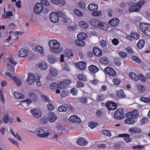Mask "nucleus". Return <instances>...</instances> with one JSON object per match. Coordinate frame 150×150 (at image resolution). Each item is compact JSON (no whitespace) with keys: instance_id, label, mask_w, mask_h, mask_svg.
<instances>
[{"instance_id":"412c9836","label":"nucleus","mask_w":150,"mask_h":150,"mask_svg":"<svg viewBox=\"0 0 150 150\" xmlns=\"http://www.w3.org/2000/svg\"><path fill=\"white\" fill-rule=\"evenodd\" d=\"M77 37L78 39L84 40L87 39V35L85 33L81 32L77 34Z\"/></svg>"},{"instance_id":"69168bd1","label":"nucleus","mask_w":150,"mask_h":150,"mask_svg":"<svg viewBox=\"0 0 150 150\" xmlns=\"http://www.w3.org/2000/svg\"><path fill=\"white\" fill-rule=\"evenodd\" d=\"M101 14V12L99 11H94L92 13V16L95 17L99 16Z\"/></svg>"},{"instance_id":"58836bf2","label":"nucleus","mask_w":150,"mask_h":150,"mask_svg":"<svg viewBox=\"0 0 150 150\" xmlns=\"http://www.w3.org/2000/svg\"><path fill=\"white\" fill-rule=\"evenodd\" d=\"M35 49L42 56H43L44 55V53L43 50V47L42 46L40 45H37L36 46Z\"/></svg>"},{"instance_id":"7ed1b4c3","label":"nucleus","mask_w":150,"mask_h":150,"mask_svg":"<svg viewBox=\"0 0 150 150\" xmlns=\"http://www.w3.org/2000/svg\"><path fill=\"white\" fill-rule=\"evenodd\" d=\"M145 3V1L140 0L136 4L131 5L129 9V11L130 12H137L140 9L142 6Z\"/></svg>"},{"instance_id":"39448f33","label":"nucleus","mask_w":150,"mask_h":150,"mask_svg":"<svg viewBox=\"0 0 150 150\" xmlns=\"http://www.w3.org/2000/svg\"><path fill=\"white\" fill-rule=\"evenodd\" d=\"M35 133L37 134L38 137L41 138L47 137L50 134L49 132H45L44 129L40 128L36 129L35 131Z\"/></svg>"},{"instance_id":"0eeeda50","label":"nucleus","mask_w":150,"mask_h":150,"mask_svg":"<svg viewBox=\"0 0 150 150\" xmlns=\"http://www.w3.org/2000/svg\"><path fill=\"white\" fill-rule=\"evenodd\" d=\"M49 17L51 21L53 23H57L59 21L58 14L56 12H51L50 14Z\"/></svg>"},{"instance_id":"f257e3e1","label":"nucleus","mask_w":150,"mask_h":150,"mask_svg":"<svg viewBox=\"0 0 150 150\" xmlns=\"http://www.w3.org/2000/svg\"><path fill=\"white\" fill-rule=\"evenodd\" d=\"M50 50L52 52L57 54L61 52L62 48L60 47V44L56 40H52L49 42Z\"/></svg>"},{"instance_id":"72a5a7b5","label":"nucleus","mask_w":150,"mask_h":150,"mask_svg":"<svg viewBox=\"0 0 150 150\" xmlns=\"http://www.w3.org/2000/svg\"><path fill=\"white\" fill-rule=\"evenodd\" d=\"M145 43L144 40L142 39L139 40L137 44V47L140 49L142 48L144 46Z\"/></svg>"},{"instance_id":"f8f14e48","label":"nucleus","mask_w":150,"mask_h":150,"mask_svg":"<svg viewBox=\"0 0 150 150\" xmlns=\"http://www.w3.org/2000/svg\"><path fill=\"white\" fill-rule=\"evenodd\" d=\"M58 87V83H52L50 84V89L52 91L56 90L55 92L57 94H59L60 91L59 89H57Z\"/></svg>"},{"instance_id":"37998d69","label":"nucleus","mask_w":150,"mask_h":150,"mask_svg":"<svg viewBox=\"0 0 150 150\" xmlns=\"http://www.w3.org/2000/svg\"><path fill=\"white\" fill-rule=\"evenodd\" d=\"M131 36L132 38L137 40L140 38V35L137 33L132 32H131Z\"/></svg>"},{"instance_id":"bb28decb","label":"nucleus","mask_w":150,"mask_h":150,"mask_svg":"<svg viewBox=\"0 0 150 150\" xmlns=\"http://www.w3.org/2000/svg\"><path fill=\"white\" fill-rule=\"evenodd\" d=\"M88 9L90 11H97L98 9L97 5L95 4H90L88 6Z\"/></svg>"},{"instance_id":"e2e57ef3","label":"nucleus","mask_w":150,"mask_h":150,"mask_svg":"<svg viewBox=\"0 0 150 150\" xmlns=\"http://www.w3.org/2000/svg\"><path fill=\"white\" fill-rule=\"evenodd\" d=\"M8 139L10 141L12 144H14L15 145L18 146V145L17 142L14 139L9 138H8Z\"/></svg>"},{"instance_id":"052dcab7","label":"nucleus","mask_w":150,"mask_h":150,"mask_svg":"<svg viewBox=\"0 0 150 150\" xmlns=\"http://www.w3.org/2000/svg\"><path fill=\"white\" fill-rule=\"evenodd\" d=\"M138 91L141 93H143L145 90L144 86L142 85H139L137 86Z\"/></svg>"},{"instance_id":"20e7f679","label":"nucleus","mask_w":150,"mask_h":150,"mask_svg":"<svg viewBox=\"0 0 150 150\" xmlns=\"http://www.w3.org/2000/svg\"><path fill=\"white\" fill-rule=\"evenodd\" d=\"M139 26L141 30L147 36L150 37V24L141 23Z\"/></svg>"},{"instance_id":"79ce46f5","label":"nucleus","mask_w":150,"mask_h":150,"mask_svg":"<svg viewBox=\"0 0 150 150\" xmlns=\"http://www.w3.org/2000/svg\"><path fill=\"white\" fill-rule=\"evenodd\" d=\"M100 62L103 64H106L108 62V59L105 57H103L100 59Z\"/></svg>"},{"instance_id":"5fc2aeb1","label":"nucleus","mask_w":150,"mask_h":150,"mask_svg":"<svg viewBox=\"0 0 150 150\" xmlns=\"http://www.w3.org/2000/svg\"><path fill=\"white\" fill-rule=\"evenodd\" d=\"M66 54L67 56L69 57H72L74 56L73 54L72 53V51L69 49H67L66 50Z\"/></svg>"},{"instance_id":"473e14b6","label":"nucleus","mask_w":150,"mask_h":150,"mask_svg":"<svg viewBox=\"0 0 150 150\" xmlns=\"http://www.w3.org/2000/svg\"><path fill=\"white\" fill-rule=\"evenodd\" d=\"M106 98V96L105 95L99 94L97 96L96 100L98 101H101L104 100Z\"/></svg>"},{"instance_id":"393cba45","label":"nucleus","mask_w":150,"mask_h":150,"mask_svg":"<svg viewBox=\"0 0 150 150\" xmlns=\"http://www.w3.org/2000/svg\"><path fill=\"white\" fill-rule=\"evenodd\" d=\"M93 52L95 55L98 57L101 56L102 54V52L101 50L96 47L93 48Z\"/></svg>"},{"instance_id":"4468645a","label":"nucleus","mask_w":150,"mask_h":150,"mask_svg":"<svg viewBox=\"0 0 150 150\" xmlns=\"http://www.w3.org/2000/svg\"><path fill=\"white\" fill-rule=\"evenodd\" d=\"M28 55V51L25 49H21L18 53V56L20 57H24L27 56Z\"/></svg>"},{"instance_id":"8fccbe9b","label":"nucleus","mask_w":150,"mask_h":150,"mask_svg":"<svg viewBox=\"0 0 150 150\" xmlns=\"http://www.w3.org/2000/svg\"><path fill=\"white\" fill-rule=\"evenodd\" d=\"M29 96L33 100H35L37 99V95L33 92H31L29 93Z\"/></svg>"},{"instance_id":"9b49d317","label":"nucleus","mask_w":150,"mask_h":150,"mask_svg":"<svg viewBox=\"0 0 150 150\" xmlns=\"http://www.w3.org/2000/svg\"><path fill=\"white\" fill-rule=\"evenodd\" d=\"M104 71L108 75L115 76L116 75V71L111 68L107 67L104 69Z\"/></svg>"},{"instance_id":"7c9ffc66","label":"nucleus","mask_w":150,"mask_h":150,"mask_svg":"<svg viewBox=\"0 0 150 150\" xmlns=\"http://www.w3.org/2000/svg\"><path fill=\"white\" fill-rule=\"evenodd\" d=\"M10 132V133L18 141H20L21 140V138L18 134V133H16V134L15 133L13 129H11Z\"/></svg>"},{"instance_id":"4c0bfd02","label":"nucleus","mask_w":150,"mask_h":150,"mask_svg":"<svg viewBox=\"0 0 150 150\" xmlns=\"http://www.w3.org/2000/svg\"><path fill=\"white\" fill-rule=\"evenodd\" d=\"M74 12L76 16L79 17H82L83 16V13L76 8L74 9Z\"/></svg>"},{"instance_id":"bf43d9fd","label":"nucleus","mask_w":150,"mask_h":150,"mask_svg":"<svg viewBox=\"0 0 150 150\" xmlns=\"http://www.w3.org/2000/svg\"><path fill=\"white\" fill-rule=\"evenodd\" d=\"M62 70L63 71L68 72L69 71V69L67 64H66L63 65L62 66Z\"/></svg>"},{"instance_id":"a211bd4d","label":"nucleus","mask_w":150,"mask_h":150,"mask_svg":"<svg viewBox=\"0 0 150 150\" xmlns=\"http://www.w3.org/2000/svg\"><path fill=\"white\" fill-rule=\"evenodd\" d=\"M47 61L51 64H54L57 62L56 58L52 55H49L47 56Z\"/></svg>"},{"instance_id":"13d9d810","label":"nucleus","mask_w":150,"mask_h":150,"mask_svg":"<svg viewBox=\"0 0 150 150\" xmlns=\"http://www.w3.org/2000/svg\"><path fill=\"white\" fill-rule=\"evenodd\" d=\"M144 147V146H142L139 145L136 146H134L132 147V148L133 149L135 150H139L142 149Z\"/></svg>"},{"instance_id":"c03bdc74","label":"nucleus","mask_w":150,"mask_h":150,"mask_svg":"<svg viewBox=\"0 0 150 150\" xmlns=\"http://www.w3.org/2000/svg\"><path fill=\"white\" fill-rule=\"evenodd\" d=\"M129 77L135 81H138L137 76L134 73L132 72L130 73L129 74Z\"/></svg>"},{"instance_id":"c85d7f7f","label":"nucleus","mask_w":150,"mask_h":150,"mask_svg":"<svg viewBox=\"0 0 150 150\" xmlns=\"http://www.w3.org/2000/svg\"><path fill=\"white\" fill-rule=\"evenodd\" d=\"M129 132L131 133H139L141 132V129L140 128L137 127H133L129 128Z\"/></svg>"},{"instance_id":"6e6552de","label":"nucleus","mask_w":150,"mask_h":150,"mask_svg":"<svg viewBox=\"0 0 150 150\" xmlns=\"http://www.w3.org/2000/svg\"><path fill=\"white\" fill-rule=\"evenodd\" d=\"M123 110L122 108L117 109L114 113L115 117L117 119H122L123 117Z\"/></svg>"},{"instance_id":"e433bc0d","label":"nucleus","mask_w":150,"mask_h":150,"mask_svg":"<svg viewBox=\"0 0 150 150\" xmlns=\"http://www.w3.org/2000/svg\"><path fill=\"white\" fill-rule=\"evenodd\" d=\"M3 120L4 122L6 123H7L9 122H10V123H11L12 122V119L10 118L9 116L7 115H5L4 116Z\"/></svg>"},{"instance_id":"a878e982","label":"nucleus","mask_w":150,"mask_h":150,"mask_svg":"<svg viewBox=\"0 0 150 150\" xmlns=\"http://www.w3.org/2000/svg\"><path fill=\"white\" fill-rule=\"evenodd\" d=\"M119 137H124V139L127 143L131 142V140L129 138V135L127 134H120L118 135Z\"/></svg>"},{"instance_id":"c9c22d12","label":"nucleus","mask_w":150,"mask_h":150,"mask_svg":"<svg viewBox=\"0 0 150 150\" xmlns=\"http://www.w3.org/2000/svg\"><path fill=\"white\" fill-rule=\"evenodd\" d=\"M13 16L12 12L10 11H7L6 12V14H3L2 15V17L4 18H9L10 17Z\"/></svg>"},{"instance_id":"f704fd0d","label":"nucleus","mask_w":150,"mask_h":150,"mask_svg":"<svg viewBox=\"0 0 150 150\" xmlns=\"http://www.w3.org/2000/svg\"><path fill=\"white\" fill-rule=\"evenodd\" d=\"M14 96L18 99L24 98L25 96L23 94L18 92H15L14 93Z\"/></svg>"},{"instance_id":"f3484780","label":"nucleus","mask_w":150,"mask_h":150,"mask_svg":"<svg viewBox=\"0 0 150 150\" xmlns=\"http://www.w3.org/2000/svg\"><path fill=\"white\" fill-rule=\"evenodd\" d=\"M106 105L108 109L110 110H115L117 108L116 104L111 102H107Z\"/></svg>"},{"instance_id":"2eb2a0df","label":"nucleus","mask_w":150,"mask_h":150,"mask_svg":"<svg viewBox=\"0 0 150 150\" xmlns=\"http://www.w3.org/2000/svg\"><path fill=\"white\" fill-rule=\"evenodd\" d=\"M57 116L53 112H50L48 115V120L50 122H54L57 120Z\"/></svg>"},{"instance_id":"3c124183","label":"nucleus","mask_w":150,"mask_h":150,"mask_svg":"<svg viewBox=\"0 0 150 150\" xmlns=\"http://www.w3.org/2000/svg\"><path fill=\"white\" fill-rule=\"evenodd\" d=\"M13 80L14 81L16 84L18 86H21V80L15 76H13Z\"/></svg>"},{"instance_id":"ea45409f","label":"nucleus","mask_w":150,"mask_h":150,"mask_svg":"<svg viewBox=\"0 0 150 150\" xmlns=\"http://www.w3.org/2000/svg\"><path fill=\"white\" fill-rule=\"evenodd\" d=\"M38 66L39 68L41 69L42 70H46L47 68V64L45 62H43L39 64Z\"/></svg>"},{"instance_id":"603ef678","label":"nucleus","mask_w":150,"mask_h":150,"mask_svg":"<svg viewBox=\"0 0 150 150\" xmlns=\"http://www.w3.org/2000/svg\"><path fill=\"white\" fill-rule=\"evenodd\" d=\"M58 109L60 112H66L67 111V108L63 105H61L59 107Z\"/></svg>"},{"instance_id":"864d4df0","label":"nucleus","mask_w":150,"mask_h":150,"mask_svg":"<svg viewBox=\"0 0 150 150\" xmlns=\"http://www.w3.org/2000/svg\"><path fill=\"white\" fill-rule=\"evenodd\" d=\"M138 81L140 80L143 82H145L146 81V79L145 77L141 74H139L137 76Z\"/></svg>"},{"instance_id":"5701e85b","label":"nucleus","mask_w":150,"mask_h":150,"mask_svg":"<svg viewBox=\"0 0 150 150\" xmlns=\"http://www.w3.org/2000/svg\"><path fill=\"white\" fill-rule=\"evenodd\" d=\"M77 142L78 144L81 146L85 145L88 143L86 140L82 137L78 139Z\"/></svg>"},{"instance_id":"774afa93","label":"nucleus","mask_w":150,"mask_h":150,"mask_svg":"<svg viewBox=\"0 0 150 150\" xmlns=\"http://www.w3.org/2000/svg\"><path fill=\"white\" fill-rule=\"evenodd\" d=\"M78 100L79 102L82 103H87V98L83 97L79 98Z\"/></svg>"},{"instance_id":"9d476101","label":"nucleus","mask_w":150,"mask_h":150,"mask_svg":"<svg viewBox=\"0 0 150 150\" xmlns=\"http://www.w3.org/2000/svg\"><path fill=\"white\" fill-rule=\"evenodd\" d=\"M44 8L43 6L40 3H37L34 7V12L36 14H39L42 12Z\"/></svg>"},{"instance_id":"dca6fc26","label":"nucleus","mask_w":150,"mask_h":150,"mask_svg":"<svg viewBox=\"0 0 150 150\" xmlns=\"http://www.w3.org/2000/svg\"><path fill=\"white\" fill-rule=\"evenodd\" d=\"M28 77L27 79L28 83L29 85H32L35 81L34 75L33 74L30 73L28 74Z\"/></svg>"},{"instance_id":"a19ab883","label":"nucleus","mask_w":150,"mask_h":150,"mask_svg":"<svg viewBox=\"0 0 150 150\" xmlns=\"http://www.w3.org/2000/svg\"><path fill=\"white\" fill-rule=\"evenodd\" d=\"M47 122V119L46 116H43L39 120V123L42 125L46 124Z\"/></svg>"},{"instance_id":"680f3d73","label":"nucleus","mask_w":150,"mask_h":150,"mask_svg":"<svg viewBox=\"0 0 150 150\" xmlns=\"http://www.w3.org/2000/svg\"><path fill=\"white\" fill-rule=\"evenodd\" d=\"M140 100L145 103H148L150 102V99L149 98L142 97L140 98Z\"/></svg>"},{"instance_id":"a18cd8bd","label":"nucleus","mask_w":150,"mask_h":150,"mask_svg":"<svg viewBox=\"0 0 150 150\" xmlns=\"http://www.w3.org/2000/svg\"><path fill=\"white\" fill-rule=\"evenodd\" d=\"M77 77L78 79L85 81L86 80L85 76L82 74H80L77 75Z\"/></svg>"},{"instance_id":"cd10ccee","label":"nucleus","mask_w":150,"mask_h":150,"mask_svg":"<svg viewBox=\"0 0 150 150\" xmlns=\"http://www.w3.org/2000/svg\"><path fill=\"white\" fill-rule=\"evenodd\" d=\"M127 118L125 120V122L127 124L131 125L134 124L135 123V121L131 117H129L126 116Z\"/></svg>"},{"instance_id":"f03ea898","label":"nucleus","mask_w":150,"mask_h":150,"mask_svg":"<svg viewBox=\"0 0 150 150\" xmlns=\"http://www.w3.org/2000/svg\"><path fill=\"white\" fill-rule=\"evenodd\" d=\"M89 23L93 26L105 30H107L109 27V25L107 23L96 19H92L89 21Z\"/></svg>"},{"instance_id":"0e129e2a","label":"nucleus","mask_w":150,"mask_h":150,"mask_svg":"<svg viewBox=\"0 0 150 150\" xmlns=\"http://www.w3.org/2000/svg\"><path fill=\"white\" fill-rule=\"evenodd\" d=\"M101 133L104 135L109 137L111 135V133L109 131L107 130H104L102 131Z\"/></svg>"},{"instance_id":"4be33fe9","label":"nucleus","mask_w":150,"mask_h":150,"mask_svg":"<svg viewBox=\"0 0 150 150\" xmlns=\"http://www.w3.org/2000/svg\"><path fill=\"white\" fill-rule=\"evenodd\" d=\"M89 71L93 74H95L99 71V69L95 65H92L88 67Z\"/></svg>"},{"instance_id":"b1692460","label":"nucleus","mask_w":150,"mask_h":150,"mask_svg":"<svg viewBox=\"0 0 150 150\" xmlns=\"http://www.w3.org/2000/svg\"><path fill=\"white\" fill-rule=\"evenodd\" d=\"M57 70L54 67H51L50 68L49 74L51 76H56L57 74Z\"/></svg>"},{"instance_id":"09e8293b","label":"nucleus","mask_w":150,"mask_h":150,"mask_svg":"<svg viewBox=\"0 0 150 150\" xmlns=\"http://www.w3.org/2000/svg\"><path fill=\"white\" fill-rule=\"evenodd\" d=\"M75 43L76 45L79 46H82L84 45L85 43L83 40L79 39L76 40L75 41Z\"/></svg>"},{"instance_id":"2f4dec72","label":"nucleus","mask_w":150,"mask_h":150,"mask_svg":"<svg viewBox=\"0 0 150 150\" xmlns=\"http://www.w3.org/2000/svg\"><path fill=\"white\" fill-rule=\"evenodd\" d=\"M117 95L120 98H124L126 97V95L124 94L123 90L121 89L117 91Z\"/></svg>"},{"instance_id":"c756f323","label":"nucleus","mask_w":150,"mask_h":150,"mask_svg":"<svg viewBox=\"0 0 150 150\" xmlns=\"http://www.w3.org/2000/svg\"><path fill=\"white\" fill-rule=\"evenodd\" d=\"M79 25L81 28L86 29L89 27V25L84 21H81L79 23Z\"/></svg>"},{"instance_id":"6e6d98bb","label":"nucleus","mask_w":150,"mask_h":150,"mask_svg":"<svg viewBox=\"0 0 150 150\" xmlns=\"http://www.w3.org/2000/svg\"><path fill=\"white\" fill-rule=\"evenodd\" d=\"M47 109L50 111L53 110L55 109L54 106L50 103H49L47 104Z\"/></svg>"},{"instance_id":"6ab92c4d","label":"nucleus","mask_w":150,"mask_h":150,"mask_svg":"<svg viewBox=\"0 0 150 150\" xmlns=\"http://www.w3.org/2000/svg\"><path fill=\"white\" fill-rule=\"evenodd\" d=\"M120 20L118 18H115L110 19L109 21V23L113 26H116L118 25Z\"/></svg>"},{"instance_id":"423d86ee","label":"nucleus","mask_w":150,"mask_h":150,"mask_svg":"<svg viewBox=\"0 0 150 150\" xmlns=\"http://www.w3.org/2000/svg\"><path fill=\"white\" fill-rule=\"evenodd\" d=\"M30 112L33 117L37 119L40 118L42 115L41 110L38 109L34 108L30 110Z\"/></svg>"},{"instance_id":"1a4fd4ad","label":"nucleus","mask_w":150,"mask_h":150,"mask_svg":"<svg viewBox=\"0 0 150 150\" xmlns=\"http://www.w3.org/2000/svg\"><path fill=\"white\" fill-rule=\"evenodd\" d=\"M139 115V112L136 110H133L132 111L129 112L126 114V116L129 117H131L132 119H135Z\"/></svg>"},{"instance_id":"aec40b11","label":"nucleus","mask_w":150,"mask_h":150,"mask_svg":"<svg viewBox=\"0 0 150 150\" xmlns=\"http://www.w3.org/2000/svg\"><path fill=\"white\" fill-rule=\"evenodd\" d=\"M75 65L77 68L81 70L84 69L86 67V63L82 61L76 62Z\"/></svg>"},{"instance_id":"338daca9","label":"nucleus","mask_w":150,"mask_h":150,"mask_svg":"<svg viewBox=\"0 0 150 150\" xmlns=\"http://www.w3.org/2000/svg\"><path fill=\"white\" fill-rule=\"evenodd\" d=\"M97 124L96 122H91L88 124V126L91 129H93L96 127Z\"/></svg>"},{"instance_id":"4d7b16f0","label":"nucleus","mask_w":150,"mask_h":150,"mask_svg":"<svg viewBox=\"0 0 150 150\" xmlns=\"http://www.w3.org/2000/svg\"><path fill=\"white\" fill-rule=\"evenodd\" d=\"M119 54L120 57L123 59L126 58L127 57V54L123 52H120Z\"/></svg>"},{"instance_id":"de8ad7c7","label":"nucleus","mask_w":150,"mask_h":150,"mask_svg":"<svg viewBox=\"0 0 150 150\" xmlns=\"http://www.w3.org/2000/svg\"><path fill=\"white\" fill-rule=\"evenodd\" d=\"M40 3L41 4L46 6H49L50 5V3L48 0H40Z\"/></svg>"},{"instance_id":"49530a36","label":"nucleus","mask_w":150,"mask_h":150,"mask_svg":"<svg viewBox=\"0 0 150 150\" xmlns=\"http://www.w3.org/2000/svg\"><path fill=\"white\" fill-rule=\"evenodd\" d=\"M60 93V96L62 98H64L67 96L69 94V92L65 90H62Z\"/></svg>"},{"instance_id":"ddd939ff","label":"nucleus","mask_w":150,"mask_h":150,"mask_svg":"<svg viewBox=\"0 0 150 150\" xmlns=\"http://www.w3.org/2000/svg\"><path fill=\"white\" fill-rule=\"evenodd\" d=\"M69 120L72 123H79L81 122L80 118L76 115H73L69 118Z\"/></svg>"}]
</instances>
